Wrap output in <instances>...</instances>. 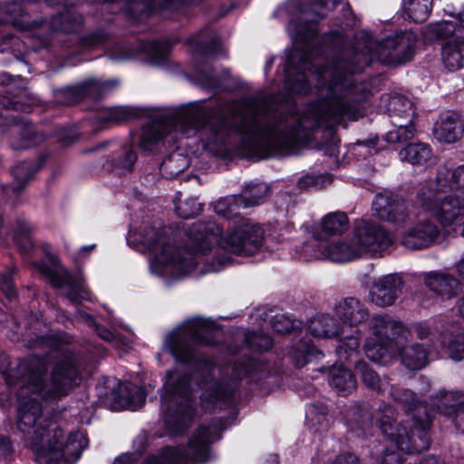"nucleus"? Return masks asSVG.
<instances>
[{"instance_id": "49530a36", "label": "nucleus", "mask_w": 464, "mask_h": 464, "mask_svg": "<svg viewBox=\"0 0 464 464\" xmlns=\"http://www.w3.org/2000/svg\"><path fill=\"white\" fill-rule=\"evenodd\" d=\"M170 51V44L167 41H155L150 44L148 53L155 63L162 62Z\"/></svg>"}, {"instance_id": "a18cd8bd", "label": "nucleus", "mask_w": 464, "mask_h": 464, "mask_svg": "<svg viewBox=\"0 0 464 464\" xmlns=\"http://www.w3.org/2000/svg\"><path fill=\"white\" fill-rule=\"evenodd\" d=\"M79 316L91 327L93 328L99 337L107 342H117L115 334L107 328L96 324L94 319L84 312H79Z\"/></svg>"}, {"instance_id": "c85d7f7f", "label": "nucleus", "mask_w": 464, "mask_h": 464, "mask_svg": "<svg viewBox=\"0 0 464 464\" xmlns=\"http://www.w3.org/2000/svg\"><path fill=\"white\" fill-rule=\"evenodd\" d=\"M82 22V15L73 7H65L63 12L53 15L51 25L55 31L72 33L80 27Z\"/></svg>"}, {"instance_id": "9d476101", "label": "nucleus", "mask_w": 464, "mask_h": 464, "mask_svg": "<svg viewBox=\"0 0 464 464\" xmlns=\"http://www.w3.org/2000/svg\"><path fill=\"white\" fill-rule=\"evenodd\" d=\"M337 320L330 314H318L310 320L308 331L314 337H339L336 353L340 361L345 362L357 355L359 338L357 335L347 334Z\"/></svg>"}, {"instance_id": "5701e85b", "label": "nucleus", "mask_w": 464, "mask_h": 464, "mask_svg": "<svg viewBox=\"0 0 464 464\" xmlns=\"http://www.w3.org/2000/svg\"><path fill=\"white\" fill-rule=\"evenodd\" d=\"M195 0H128L127 3H118L124 7L125 12L135 19H140L142 15H147L152 10L175 6L180 4H190Z\"/></svg>"}, {"instance_id": "a878e982", "label": "nucleus", "mask_w": 464, "mask_h": 464, "mask_svg": "<svg viewBox=\"0 0 464 464\" xmlns=\"http://www.w3.org/2000/svg\"><path fill=\"white\" fill-rule=\"evenodd\" d=\"M188 43L195 59H198V57H216L222 52L218 38L215 35H209L206 31L192 36Z\"/></svg>"}, {"instance_id": "72a5a7b5", "label": "nucleus", "mask_w": 464, "mask_h": 464, "mask_svg": "<svg viewBox=\"0 0 464 464\" xmlns=\"http://www.w3.org/2000/svg\"><path fill=\"white\" fill-rule=\"evenodd\" d=\"M356 370L360 373L362 382L368 388L382 393L391 387V384L387 381L382 380L367 362L362 361L359 362L356 364Z\"/></svg>"}, {"instance_id": "4468645a", "label": "nucleus", "mask_w": 464, "mask_h": 464, "mask_svg": "<svg viewBox=\"0 0 464 464\" xmlns=\"http://www.w3.org/2000/svg\"><path fill=\"white\" fill-rule=\"evenodd\" d=\"M118 85L117 80H88L79 85L67 87L56 93V100L63 105H72L84 97L100 98Z\"/></svg>"}, {"instance_id": "6e6552de", "label": "nucleus", "mask_w": 464, "mask_h": 464, "mask_svg": "<svg viewBox=\"0 0 464 464\" xmlns=\"http://www.w3.org/2000/svg\"><path fill=\"white\" fill-rule=\"evenodd\" d=\"M225 424L222 420H212L208 425L198 426L190 437L188 447H170L162 450L158 457L150 458L147 464L204 463L210 459V445L220 439Z\"/></svg>"}, {"instance_id": "20e7f679", "label": "nucleus", "mask_w": 464, "mask_h": 464, "mask_svg": "<svg viewBox=\"0 0 464 464\" xmlns=\"http://www.w3.org/2000/svg\"><path fill=\"white\" fill-rule=\"evenodd\" d=\"M390 394L408 414H411L413 429L411 435L406 429L397 421L396 411L388 403H382L369 416L367 409L362 404H353L345 411L344 418L351 430L364 429L375 420L382 433L401 451L411 454L427 450L430 446L428 433L430 414L427 405L423 404L411 390L391 385Z\"/></svg>"}, {"instance_id": "0e129e2a", "label": "nucleus", "mask_w": 464, "mask_h": 464, "mask_svg": "<svg viewBox=\"0 0 464 464\" xmlns=\"http://www.w3.org/2000/svg\"><path fill=\"white\" fill-rule=\"evenodd\" d=\"M1 77L3 78V80L1 81V83H3V84H11L13 82H15L16 81H18V82L22 81V79L20 77L14 78L7 72H4L1 75Z\"/></svg>"}, {"instance_id": "f03ea898", "label": "nucleus", "mask_w": 464, "mask_h": 464, "mask_svg": "<svg viewBox=\"0 0 464 464\" xmlns=\"http://www.w3.org/2000/svg\"><path fill=\"white\" fill-rule=\"evenodd\" d=\"M218 332L214 322L194 317L185 321L165 339V347L176 361L188 368L189 372L171 370L167 372L164 393L161 396L163 420L171 434H180L191 425L196 413L194 393L199 395L206 410L228 405L243 378L257 382L266 374V364L254 358H245L223 370L218 369L198 352L199 345L217 343Z\"/></svg>"}, {"instance_id": "c9c22d12", "label": "nucleus", "mask_w": 464, "mask_h": 464, "mask_svg": "<svg viewBox=\"0 0 464 464\" xmlns=\"http://www.w3.org/2000/svg\"><path fill=\"white\" fill-rule=\"evenodd\" d=\"M458 26L457 23L449 20L431 23L427 26V35L430 39L445 40L447 42L458 35L456 34Z\"/></svg>"}, {"instance_id": "f257e3e1", "label": "nucleus", "mask_w": 464, "mask_h": 464, "mask_svg": "<svg viewBox=\"0 0 464 464\" xmlns=\"http://www.w3.org/2000/svg\"><path fill=\"white\" fill-rule=\"evenodd\" d=\"M287 30L295 49L285 65L286 93L251 96L227 104L220 115V144L237 142L246 153L272 157L295 153L318 127L332 129L344 120L356 121L358 103L365 100L368 84L356 74L374 60L404 63L411 59L417 35L396 32L381 41L370 34L354 50L346 51L330 67L313 59L310 42L317 31L314 19Z\"/></svg>"}, {"instance_id": "680f3d73", "label": "nucleus", "mask_w": 464, "mask_h": 464, "mask_svg": "<svg viewBox=\"0 0 464 464\" xmlns=\"http://www.w3.org/2000/svg\"><path fill=\"white\" fill-rule=\"evenodd\" d=\"M106 39V35L103 33L94 34L89 36L87 44L90 46H95L103 43Z\"/></svg>"}, {"instance_id": "2eb2a0df", "label": "nucleus", "mask_w": 464, "mask_h": 464, "mask_svg": "<svg viewBox=\"0 0 464 464\" xmlns=\"http://www.w3.org/2000/svg\"><path fill=\"white\" fill-rule=\"evenodd\" d=\"M40 271L47 276L53 287H67L66 295L71 302L77 304L86 298L87 292L81 275L72 276L63 267L60 266L50 267L48 266H42Z\"/></svg>"}, {"instance_id": "7c9ffc66", "label": "nucleus", "mask_w": 464, "mask_h": 464, "mask_svg": "<svg viewBox=\"0 0 464 464\" xmlns=\"http://www.w3.org/2000/svg\"><path fill=\"white\" fill-rule=\"evenodd\" d=\"M403 14L415 23L425 22L432 10V0H402Z\"/></svg>"}, {"instance_id": "338daca9", "label": "nucleus", "mask_w": 464, "mask_h": 464, "mask_svg": "<svg viewBox=\"0 0 464 464\" xmlns=\"http://www.w3.org/2000/svg\"><path fill=\"white\" fill-rule=\"evenodd\" d=\"M456 270L460 278L464 280V255L459 259V261L456 264Z\"/></svg>"}, {"instance_id": "6ab92c4d", "label": "nucleus", "mask_w": 464, "mask_h": 464, "mask_svg": "<svg viewBox=\"0 0 464 464\" xmlns=\"http://www.w3.org/2000/svg\"><path fill=\"white\" fill-rule=\"evenodd\" d=\"M431 407L440 413L453 417L456 425L464 430V392L441 390L430 399Z\"/></svg>"}, {"instance_id": "603ef678", "label": "nucleus", "mask_w": 464, "mask_h": 464, "mask_svg": "<svg viewBox=\"0 0 464 464\" xmlns=\"http://www.w3.org/2000/svg\"><path fill=\"white\" fill-rule=\"evenodd\" d=\"M284 11L286 14L293 15L305 14V10L301 0H288L284 5Z\"/></svg>"}, {"instance_id": "6e6d98bb", "label": "nucleus", "mask_w": 464, "mask_h": 464, "mask_svg": "<svg viewBox=\"0 0 464 464\" xmlns=\"http://www.w3.org/2000/svg\"><path fill=\"white\" fill-rule=\"evenodd\" d=\"M333 464H360L358 458L352 453H343L337 456Z\"/></svg>"}, {"instance_id": "58836bf2", "label": "nucleus", "mask_w": 464, "mask_h": 464, "mask_svg": "<svg viewBox=\"0 0 464 464\" xmlns=\"http://www.w3.org/2000/svg\"><path fill=\"white\" fill-rule=\"evenodd\" d=\"M136 117V112L128 107L110 108L98 116V120L105 124H118Z\"/></svg>"}, {"instance_id": "864d4df0", "label": "nucleus", "mask_w": 464, "mask_h": 464, "mask_svg": "<svg viewBox=\"0 0 464 464\" xmlns=\"http://www.w3.org/2000/svg\"><path fill=\"white\" fill-rule=\"evenodd\" d=\"M109 55L113 61H121L130 58L133 53L123 45H115Z\"/></svg>"}, {"instance_id": "4c0bfd02", "label": "nucleus", "mask_w": 464, "mask_h": 464, "mask_svg": "<svg viewBox=\"0 0 464 464\" xmlns=\"http://www.w3.org/2000/svg\"><path fill=\"white\" fill-rule=\"evenodd\" d=\"M395 129L388 131L385 140L391 143H401L411 140L416 132L412 123H406L402 121H393Z\"/></svg>"}, {"instance_id": "13d9d810", "label": "nucleus", "mask_w": 464, "mask_h": 464, "mask_svg": "<svg viewBox=\"0 0 464 464\" xmlns=\"http://www.w3.org/2000/svg\"><path fill=\"white\" fill-rule=\"evenodd\" d=\"M12 451L10 440L3 435H0V459L9 455Z\"/></svg>"}, {"instance_id": "473e14b6", "label": "nucleus", "mask_w": 464, "mask_h": 464, "mask_svg": "<svg viewBox=\"0 0 464 464\" xmlns=\"http://www.w3.org/2000/svg\"><path fill=\"white\" fill-rule=\"evenodd\" d=\"M189 167L188 157L179 152L171 153L161 163L160 170L166 179H174Z\"/></svg>"}, {"instance_id": "e433bc0d", "label": "nucleus", "mask_w": 464, "mask_h": 464, "mask_svg": "<svg viewBox=\"0 0 464 464\" xmlns=\"http://www.w3.org/2000/svg\"><path fill=\"white\" fill-rule=\"evenodd\" d=\"M36 170L37 167L34 161H24L15 165L12 170L13 176L16 180V183L13 186V190L15 193L23 190Z\"/></svg>"}, {"instance_id": "c756f323", "label": "nucleus", "mask_w": 464, "mask_h": 464, "mask_svg": "<svg viewBox=\"0 0 464 464\" xmlns=\"http://www.w3.org/2000/svg\"><path fill=\"white\" fill-rule=\"evenodd\" d=\"M137 160V155L132 148L129 145L122 146L114 151L108 160L112 171L118 174H124L132 169Z\"/></svg>"}, {"instance_id": "5fc2aeb1", "label": "nucleus", "mask_w": 464, "mask_h": 464, "mask_svg": "<svg viewBox=\"0 0 464 464\" xmlns=\"http://www.w3.org/2000/svg\"><path fill=\"white\" fill-rule=\"evenodd\" d=\"M402 459L396 451H386L384 455L377 460V464H402Z\"/></svg>"}, {"instance_id": "8fccbe9b", "label": "nucleus", "mask_w": 464, "mask_h": 464, "mask_svg": "<svg viewBox=\"0 0 464 464\" xmlns=\"http://www.w3.org/2000/svg\"><path fill=\"white\" fill-rule=\"evenodd\" d=\"M445 232L464 237V213L456 220H443L440 223Z\"/></svg>"}, {"instance_id": "0eeeda50", "label": "nucleus", "mask_w": 464, "mask_h": 464, "mask_svg": "<svg viewBox=\"0 0 464 464\" xmlns=\"http://www.w3.org/2000/svg\"><path fill=\"white\" fill-rule=\"evenodd\" d=\"M421 208L439 224L464 213V164L440 165L436 179L418 194Z\"/></svg>"}, {"instance_id": "c03bdc74", "label": "nucleus", "mask_w": 464, "mask_h": 464, "mask_svg": "<svg viewBox=\"0 0 464 464\" xmlns=\"http://www.w3.org/2000/svg\"><path fill=\"white\" fill-rule=\"evenodd\" d=\"M22 144L18 148H28L42 142L45 137L35 130L32 124H25L20 132Z\"/></svg>"}, {"instance_id": "69168bd1", "label": "nucleus", "mask_w": 464, "mask_h": 464, "mask_svg": "<svg viewBox=\"0 0 464 464\" xmlns=\"http://www.w3.org/2000/svg\"><path fill=\"white\" fill-rule=\"evenodd\" d=\"M95 246H96L95 244L82 246L79 249L77 257H83V256H87L91 251H92L95 248Z\"/></svg>"}, {"instance_id": "aec40b11", "label": "nucleus", "mask_w": 464, "mask_h": 464, "mask_svg": "<svg viewBox=\"0 0 464 464\" xmlns=\"http://www.w3.org/2000/svg\"><path fill=\"white\" fill-rule=\"evenodd\" d=\"M433 345L428 343H411L401 346L399 343L395 357L399 356L401 364L409 370H421L429 363V356Z\"/></svg>"}, {"instance_id": "a211bd4d", "label": "nucleus", "mask_w": 464, "mask_h": 464, "mask_svg": "<svg viewBox=\"0 0 464 464\" xmlns=\"http://www.w3.org/2000/svg\"><path fill=\"white\" fill-rule=\"evenodd\" d=\"M442 227L430 219H422L407 229L401 237V244L409 249H423L434 245L441 235Z\"/></svg>"}, {"instance_id": "dca6fc26", "label": "nucleus", "mask_w": 464, "mask_h": 464, "mask_svg": "<svg viewBox=\"0 0 464 464\" xmlns=\"http://www.w3.org/2000/svg\"><path fill=\"white\" fill-rule=\"evenodd\" d=\"M372 212L379 219L398 227L409 218L405 202L393 194H377L372 201Z\"/></svg>"}, {"instance_id": "ddd939ff", "label": "nucleus", "mask_w": 464, "mask_h": 464, "mask_svg": "<svg viewBox=\"0 0 464 464\" xmlns=\"http://www.w3.org/2000/svg\"><path fill=\"white\" fill-rule=\"evenodd\" d=\"M334 316L341 322L347 334L357 335L360 340L361 334L357 326L368 321L370 312L359 299L346 297L335 305Z\"/></svg>"}, {"instance_id": "9b49d317", "label": "nucleus", "mask_w": 464, "mask_h": 464, "mask_svg": "<svg viewBox=\"0 0 464 464\" xmlns=\"http://www.w3.org/2000/svg\"><path fill=\"white\" fill-rule=\"evenodd\" d=\"M300 257L304 261L327 259L334 263H345L360 258L352 237L349 240H337L332 243L314 237L301 248Z\"/></svg>"}, {"instance_id": "e2e57ef3", "label": "nucleus", "mask_w": 464, "mask_h": 464, "mask_svg": "<svg viewBox=\"0 0 464 464\" xmlns=\"http://www.w3.org/2000/svg\"><path fill=\"white\" fill-rule=\"evenodd\" d=\"M416 464H445L443 460L437 459L435 456H426L420 458Z\"/></svg>"}, {"instance_id": "09e8293b", "label": "nucleus", "mask_w": 464, "mask_h": 464, "mask_svg": "<svg viewBox=\"0 0 464 464\" xmlns=\"http://www.w3.org/2000/svg\"><path fill=\"white\" fill-rule=\"evenodd\" d=\"M448 353L455 361L464 360V334L454 337L448 346Z\"/></svg>"}, {"instance_id": "de8ad7c7", "label": "nucleus", "mask_w": 464, "mask_h": 464, "mask_svg": "<svg viewBox=\"0 0 464 464\" xmlns=\"http://www.w3.org/2000/svg\"><path fill=\"white\" fill-rule=\"evenodd\" d=\"M14 269H9L5 273L0 274V289L8 300L16 296V291L13 284V275Z\"/></svg>"}, {"instance_id": "bf43d9fd", "label": "nucleus", "mask_w": 464, "mask_h": 464, "mask_svg": "<svg viewBox=\"0 0 464 464\" xmlns=\"http://www.w3.org/2000/svg\"><path fill=\"white\" fill-rule=\"evenodd\" d=\"M16 234L22 237H27L33 230L30 224L25 221L18 220L16 223Z\"/></svg>"}, {"instance_id": "393cba45", "label": "nucleus", "mask_w": 464, "mask_h": 464, "mask_svg": "<svg viewBox=\"0 0 464 464\" xmlns=\"http://www.w3.org/2000/svg\"><path fill=\"white\" fill-rule=\"evenodd\" d=\"M382 101L385 102L392 122L402 121L406 123H413L414 109L409 99L400 94H393L383 96Z\"/></svg>"}, {"instance_id": "f704fd0d", "label": "nucleus", "mask_w": 464, "mask_h": 464, "mask_svg": "<svg viewBox=\"0 0 464 464\" xmlns=\"http://www.w3.org/2000/svg\"><path fill=\"white\" fill-rule=\"evenodd\" d=\"M349 219L343 212H333L325 215L321 222L322 231L327 235H337L348 229Z\"/></svg>"}, {"instance_id": "7ed1b4c3", "label": "nucleus", "mask_w": 464, "mask_h": 464, "mask_svg": "<svg viewBox=\"0 0 464 464\" xmlns=\"http://www.w3.org/2000/svg\"><path fill=\"white\" fill-rule=\"evenodd\" d=\"M269 192L267 184L256 182L248 184L241 196L218 200L214 208L221 220L194 224L188 232L191 250L178 249L168 243L160 229L145 228L141 234V244L153 256L150 265L151 273L179 277L192 271L200 262H204L202 274L218 272L229 263V258L218 257L211 263L205 260L213 243L235 254L254 253L262 245L263 228L237 216L234 210L239 206L248 208L263 203Z\"/></svg>"}, {"instance_id": "052dcab7", "label": "nucleus", "mask_w": 464, "mask_h": 464, "mask_svg": "<svg viewBox=\"0 0 464 464\" xmlns=\"http://www.w3.org/2000/svg\"><path fill=\"white\" fill-rule=\"evenodd\" d=\"M414 333L416 336L421 341L430 339V332L426 325L419 324L415 326Z\"/></svg>"}, {"instance_id": "ea45409f", "label": "nucleus", "mask_w": 464, "mask_h": 464, "mask_svg": "<svg viewBox=\"0 0 464 464\" xmlns=\"http://www.w3.org/2000/svg\"><path fill=\"white\" fill-rule=\"evenodd\" d=\"M26 52L25 44L12 34L0 35V53H10L17 60H22Z\"/></svg>"}, {"instance_id": "3c124183", "label": "nucleus", "mask_w": 464, "mask_h": 464, "mask_svg": "<svg viewBox=\"0 0 464 464\" xmlns=\"http://www.w3.org/2000/svg\"><path fill=\"white\" fill-rule=\"evenodd\" d=\"M272 327L276 333L286 334L291 332L294 328V323L292 320L285 316L276 317L272 322Z\"/></svg>"}, {"instance_id": "39448f33", "label": "nucleus", "mask_w": 464, "mask_h": 464, "mask_svg": "<svg viewBox=\"0 0 464 464\" xmlns=\"http://www.w3.org/2000/svg\"><path fill=\"white\" fill-rule=\"evenodd\" d=\"M16 426L39 464H56L60 459L73 464L88 446V440L81 431L70 433L64 440L63 430L44 414L35 399L21 402Z\"/></svg>"}, {"instance_id": "423d86ee", "label": "nucleus", "mask_w": 464, "mask_h": 464, "mask_svg": "<svg viewBox=\"0 0 464 464\" xmlns=\"http://www.w3.org/2000/svg\"><path fill=\"white\" fill-rule=\"evenodd\" d=\"M5 356L0 357V372L3 373L7 385H18V396L23 397L27 392L39 394L45 400H57L65 395L80 382V372L76 358L72 353H64L59 359L51 374L49 382L44 381L47 371L44 359L33 357L17 365L14 370L5 371Z\"/></svg>"}, {"instance_id": "412c9836", "label": "nucleus", "mask_w": 464, "mask_h": 464, "mask_svg": "<svg viewBox=\"0 0 464 464\" xmlns=\"http://www.w3.org/2000/svg\"><path fill=\"white\" fill-rule=\"evenodd\" d=\"M464 132V122L456 112L441 115L434 129L436 139L441 142L453 143L459 140Z\"/></svg>"}, {"instance_id": "4be33fe9", "label": "nucleus", "mask_w": 464, "mask_h": 464, "mask_svg": "<svg viewBox=\"0 0 464 464\" xmlns=\"http://www.w3.org/2000/svg\"><path fill=\"white\" fill-rule=\"evenodd\" d=\"M425 285L442 299L457 295L459 283L453 276L440 272H430L424 276Z\"/></svg>"}, {"instance_id": "2f4dec72", "label": "nucleus", "mask_w": 464, "mask_h": 464, "mask_svg": "<svg viewBox=\"0 0 464 464\" xmlns=\"http://www.w3.org/2000/svg\"><path fill=\"white\" fill-rule=\"evenodd\" d=\"M400 157L412 165H423L431 159L432 151L426 143H411L400 151Z\"/></svg>"}, {"instance_id": "37998d69", "label": "nucleus", "mask_w": 464, "mask_h": 464, "mask_svg": "<svg viewBox=\"0 0 464 464\" xmlns=\"http://www.w3.org/2000/svg\"><path fill=\"white\" fill-rule=\"evenodd\" d=\"M315 353L316 349L314 346L307 343H300L296 348L293 349L291 353L293 363L295 367L302 368L308 362L309 357L314 356Z\"/></svg>"}, {"instance_id": "f3484780", "label": "nucleus", "mask_w": 464, "mask_h": 464, "mask_svg": "<svg viewBox=\"0 0 464 464\" xmlns=\"http://www.w3.org/2000/svg\"><path fill=\"white\" fill-rule=\"evenodd\" d=\"M403 281L396 274H389L375 280L370 288L368 300L378 307L392 305L401 294Z\"/></svg>"}, {"instance_id": "b1692460", "label": "nucleus", "mask_w": 464, "mask_h": 464, "mask_svg": "<svg viewBox=\"0 0 464 464\" xmlns=\"http://www.w3.org/2000/svg\"><path fill=\"white\" fill-rule=\"evenodd\" d=\"M441 60L445 68L450 72L464 67V35H457L442 44Z\"/></svg>"}, {"instance_id": "774afa93", "label": "nucleus", "mask_w": 464, "mask_h": 464, "mask_svg": "<svg viewBox=\"0 0 464 464\" xmlns=\"http://www.w3.org/2000/svg\"><path fill=\"white\" fill-rule=\"evenodd\" d=\"M458 23L459 27L464 30V5H462L461 9L455 14Z\"/></svg>"}, {"instance_id": "4d7b16f0", "label": "nucleus", "mask_w": 464, "mask_h": 464, "mask_svg": "<svg viewBox=\"0 0 464 464\" xmlns=\"http://www.w3.org/2000/svg\"><path fill=\"white\" fill-rule=\"evenodd\" d=\"M316 184V177L313 175H305L299 179L297 187L300 189L309 188Z\"/></svg>"}, {"instance_id": "f8f14e48", "label": "nucleus", "mask_w": 464, "mask_h": 464, "mask_svg": "<svg viewBox=\"0 0 464 464\" xmlns=\"http://www.w3.org/2000/svg\"><path fill=\"white\" fill-rule=\"evenodd\" d=\"M352 239L361 257L367 253L382 251L392 244L388 232L382 227L365 219L354 223Z\"/></svg>"}, {"instance_id": "a19ab883", "label": "nucleus", "mask_w": 464, "mask_h": 464, "mask_svg": "<svg viewBox=\"0 0 464 464\" xmlns=\"http://www.w3.org/2000/svg\"><path fill=\"white\" fill-rule=\"evenodd\" d=\"M176 213L181 218H194L202 211V206L196 198H188L184 201L179 199L175 202Z\"/></svg>"}, {"instance_id": "1a4fd4ad", "label": "nucleus", "mask_w": 464, "mask_h": 464, "mask_svg": "<svg viewBox=\"0 0 464 464\" xmlns=\"http://www.w3.org/2000/svg\"><path fill=\"white\" fill-rule=\"evenodd\" d=\"M369 325L375 341L365 343L366 356L372 362L387 364L395 358L399 339L404 335L406 327L401 321L384 313L374 314Z\"/></svg>"}, {"instance_id": "bb28decb", "label": "nucleus", "mask_w": 464, "mask_h": 464, "mask_svg": "<svg viewBox=\"0 0 464 464\" xmlns=\"http://www.w3.org/2000/svg\"><path fill=\"white\" fill-rule=\"evenodd\" d=\"M146 395L142 389L130 382L119 383L114 396L116 402L123 409L137 411L145 403Z\"/></svg>"}, {"instance_id": "cd10ccee", "label": "nucleus", "mask_w": 464, "mask_h": 464, "mask_svg": "<svg viewBox=\"0 0 464 464\" xmlns=\"http://www.w3.org/2000/svg\"><path fill=\"white\" fill-rule=\"evenodd\" d=\"M328 382L342 396L352 393L357 387L355 376L350 369L343 365H334L330 369Z\"/></svg>"}, {"instance_id": "79ce46f5", "label": "nucleus", "mask_w": 464, "mask_h": 464, "mask_svg": "<svg viewBox=\"0 0 464 464\" xmlns=\"http://www.w3.org/2000/svg\"><path fill=\"white\" fill-rule=\"evenodd\" d=\"M245 341L255 351H267L274 345L272 338L264 333L247 332Z\"/></svg>"}]
</instances>
